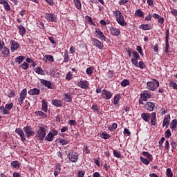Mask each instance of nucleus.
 <instances>
[{
    "mask_svg": "<svg viewBox=\"0 0 177 177\" xmlns=\"http://www.w3.org/2000/svg\"><path fill=\"white\" fill-rule=\"evenodd\" d=\"M92 44L96 46V48H99V49H103V44L99 41L97 39L93 38Z\"/></svg>",
    "mask_w": 177,
    "mask_h": 177,
    "instance_id": "4468645a",
    "label": "nucleus"
},
{
    "mask_svg": "<svg viewBox=\"0 0 177 177\" xmlns=\"http://www.w3.org/2000/svg\"><path fill=\"white\" fill-rule=\"evenodd\" d=\"M171 146L172 149H176V147H177L176 142H172L171 143Z\"/></svg>",
    "mask_w": 177,
    "mask_h": 177,
    "instance_id": "774afa93",
    "label": "nucleus"
},
{
    "mask_svg": "<svg viewBox=\"0 0 177 177\" xmlns=\"http://www.w3.org/2000/svg\"><path fill=\"white\" fill-rule=\"evenodd\" d=\"M169 85L171 88H173L174 89H177V84L175 83L174 81H170Z\"/></svg>",
    "mask_w": 177,
    "mask_h": 177,
    "instance_id": "a19ab883",
    "label": "nucleus"
},
{
    "mask_svg": "<svg viewBox=\"0 0 177 177\" xmlns=\"http://www.w3.org/2000/svg\"><path fill=\"white\" fill-rule=\"evenodd\" d=\"M24 132H25L27 138H31L35 135V132L32 131V129L30 126H26L23 129Z\"/></svg>",
    "mask_w": 177,
    "mask_h": 177,
    "instance_id": "39448f33",
    "label": "nucleus"
},
{
    "mask_svg": "<svg viewBox=\"0 0 177 177\" xmlns=\"http://www.w3.org/2000/svg\"><path fill=\"white\" fill-rule=\"evenodd\" d=\"M109 31L112 35H114L115 37H118L121 34V31H120V29L115 28L114 27H111L109 29Z\"/></svg>",
    "mask_w": 177,
    "mask_h": 177,
    "instance_id": "dca6fc26",
    "label": "nucleus"
},
{
    "mask_svg": "<svg viewBox=\"0 0 177 177\" xmlns=\"http://www.w3.org/2000/svg\"><path fill=\"white\" fill-rule=\"evenodd\" d=\"M21 67L23 70H27V68H28V64H27V62H24L21 65Z\"/></svg>",
    "mask_w": 177,
    "mask_h": 177,
    "instance_id": "3c124183",
    "label": "nucleus"
},
{
    "mask_svg": "<svg viewBox=\"0 0 177 177\" xmlns=\"http://www.w3.org/2000/svg\"><path fill=\"white\" fill-rule=\"evenodd\" d=\"M73 79V75L70 73H68L67 75H66V80H68L70 81V80Z\"/></svg>",
    "mask_w": 177,
    "mask_h": 177,
    "instance_id": "bf43d9fd",
    "label": "nucleus"
},
{
    "mask_svg": "<svg viewBox=\"0 0 177 177\" xmlns=\"http://www.w3.org/2000/svg\"><path fill=\"white\" fill-rule=\"evenodd\" d=\"M18 30L20 35H21L22 37L24 35H26V28H24V26H23V25H19L18 26Z\"/></svg>",
    "mask_w": 177,
    "mask_h": 177,
    "instance_id": "b1692460",
    "label": "nucleus"
},
{
    "mask_svg": "<svg viewBox=\"0 0 177 177\" xmlns=\"http://www.w3.org/2000/svg\"><path fill=\"white\" fill-rule=\"evenodd\" d=\"M46 19L48 21H56V16H55L54 14H46Z\"/></svg>",
    "mask_w": 177,
    "mask_h": 177,
    "instance_id": "a211bd4d",
    "label": "nucleus"
},
{
    "mask_svg": "<svg viewBox=\"0 0 177 177\" xmlns=\"http://www.w3.org/2000/svg\"><path fill=\"white\" fill-rule=\"evenodd\" d=\"M40 82H41V84L44 85V86H46V88H48V89H53L52 82H50V81H48V80H44V79H41Z\"/></svg>",
    "mask_w": 177,
    "mask_h": 177,
    "instance_id": "f3484780",
    "label": "nucleus"
},
{
    "mask_svg": "<svg viewBox=\"0 0 177 177\" xmlns=\"http://www.w3.org/2000/svg\"><path fill=\"white\" fill-rule=\"evenodd\" d=\"M140 97L144 102H147L151 97V94L149 93L148 91H144L143 93L140 94Z\"/></svg>",
    "mask_w": 177,
    "mask_h": 177,
    "instance_id": "f8f14e48",
    "label": "nucleus"
},
{
    "mask_svg": "<svg viewBox=\"0 0 177 177\" xmlns=\"http://www.w3.org/2000/svg\"><path fill=\"white\" fill-rule=\"evenodd\" d=\"M52 104L56 107H60L62 106V102L57 100H53Z\"/></svg>",
    "mask_w": 177,
    "mask_h": 177,
    "instance_id": "7c9ffc66",
    "label": "nucleus"
},
{
    "mask_svg": "<svg viewBox=\"0 0 177 177\" xmlns=\"http://www.w3.org/2000/svg\"><path fill=\"white\" fill-rule=\"evenodd\" d=\"M124 135H127V136H131V131L128 129H124Z\"/></svg>",
    "mask_w": 177,
    "mask_h": 177,
    "instance_id": "052dcab7",
    "label": "nucleus"
},
{
    "mask_svg": "<svg viewBox=\"0 0 177 177\" xmlns=\"http://www.w3.org/2000/svg\"><path fill=\"white\" fill-rule=\"evenodd\" d=\"M133 57L131 58V62L133 63V64H134V66H138V59H139V57H140V56L139 55V53H138V52H133Z\"/></svg>",
    "mask_w": 177,
    "mask_h": 177,
    "instance_id": "9d476101",
    "label": "nucleus"
},
{
    "mask_svg": "<svg viewBox=\"0 0 177 177\" xmlns=\"http://www.w3.org/2000/svg\"><path fill=\"white\" fill-rule=\"evenodd\" d=\"M70 52L71 53H75V47L74 46H71L70 48Z\"/></svg>",
    "mask_w": 177,
    "mask_h": 177,
    "instance_id": "69168bd1",
    "label": "nucleus"
},
{
    "mask_svg": "<svg viewBox=\"0 0 177 177\" xmlns=\"http://www.w3.org/2000/svg\"><path fill=\"white\" fill-rule=\"evenodd\" d=\"M136 67H139L140 68H145L146 67V65H145V63H143V61H140L138 63V66H136Z\"/></svg>",
    "mask_w": 177,
    "mask_h": 177,
    "instance_id": "37998d69",
    "label": "nucleus"
},
{
    "mask_svg": "<svg viewBox=\"0 0 177 177\" xmlns=\"http://www.w3.org/2000/svg\"><path fill=\"white\" fill-rule=\"evenodd\" d=\"M154 107H156V105L154 104V103L151 102H147L145 104V108L146 109V110H147L148 111H153V110H154Z\"/></svg>",
    "mask_w": 177,
    "mask_h": 177,
    "instance_id": "2eb2a0df",
    "label": "nucleus"
},
{
    "mask_svg": "<svg viewBox=\"0 0 177 177\" xmlns=\"http://www.w3.org/2000/svg\"><path fill=\"white\" fill-rule=\"evenodd\" d=\"M128 1H129V0H120L119 5H120V6L125 5V3H127V2H128Z\"/></svg>",
    "mask_w": 177,
    "mask_h": 177,
    "instance_id": "e2e57ef3",
    "label": "nucleus"
},
{
    "mask_svg": "<svg viewBox=\"0 0 177 177\" xmlns=\"http://www.w3.org/2000/svg\"><path fill=\"white\" fill-rule=\"evenodd\" d=\"M23 60H24V57L21 55L15 58V62L18 63V64H21V63H23Z\"/></svg>",
    "mask_w": 177,
    "mask_h": 177,
    "instance_id": "c9c22d12",
    "label": "nucleus"
},
{
    "mask_svg": "<svg viewBox=\"0 0 177 177\" xmlns=\"http://www.w3.org/2000/svg\"><path fill=\"white\" fill-rule=\"evenodd\" d=\"M93 71V68L89 67V68H87L86 73L88 75H92Z\"/></svg>",
    "mask_w": 177,
    "mask_h": 177,
    "instance_id": "a18cd8bd",
    "label": "nucleus"
},
{
    "mask_svg": "<svg viewBox=\"0 0 177 177\" xmlns=\"http://www.w3.org/2000/svg\"><path fill=\"white\" fill-rule=\"evenodd\" d=\"M136 50H138V52H139V53H140V55H141V56H143V51L142 50V47L140 46H137Z\"/></svg>",
    "mask_w": 177,
    "mask_h": 177,
    "instance_id": "4d7b16f0",
    "label": "nucleus"
},
{
    "mask_svg": "<svg viewBox=\"0 0 177 177\" xmlns=\"http://www.w3.org/2000/svg\"><path fill=\"white\" fill-rule=\"evenodd\" d=\"M95 32L96 34H97V35H99L102 41H106V36H104V35L103 34V32L100 31V29L95 28Z\"/></svg>",
    "mask_w": 177,
    "mask_h": 177,
    "instance_id": "4be33fe9",
    "label": "nucleus"
},
{
    "mask_svg": "<svg viewBox=\"0 0 177 177\" xmlns=\"http://www.w3.org/2000/svg\"><path fill=\"white\" fill-rule=\"evenodd\" d=\"M113 16L115 17L116 21L118 24H120V26H122V27H125V26H127V22H125V20L124 19V16H122V13H121V11H114Z\"/></svg>",
    "mask_w": 177,
    "mask_h": 177,
    "instance_id": "f257e3e1",
    "label": "nucleus"
},
{
    "mask_svg": "<svg viewBox=\"0 0 177 177\" xmlns=\"http://www.w3.org/2000/svg\"><path fill=\"white\" fill-rule=\"evenodd\" d=\"M64 100L68 103H71V102H73V98L71 97V95H68L67 93L64 94Z\"/></svg>",
    "mask_w": 177,
    "mask_h": 177,
    "instance_id": "c85d7f7f",
    "label": "nucleus"
},
{
    "mask_svg": "<svg viewBox=\"0 0 177 177\" xmlns=\"http://www.w3.org/2000/svg\"><path fill=\"white\" fill-rule=\"evenodd\" d=\"M101 96L102 99H104L105 100H110V99L113 97V93L106 89H104L102 91Z\"/></svg>",
    "mask_w": 177,
    "mask_h": 177,
    "instance_id": "423d86ee",
    "label": "nucleus"
},
{
    "mask_svg": "<svg viewBox=\"0 0 177 177\" xmlns=\"http://www.w3.org/2000/svg\"><path fill=\"white\" fill-rule=\"evenodd\" d=\"M26 97H27V88H24L20 93V97L18 98L19 104H23Z\"/></svg>",
    "mask_w": 177,
    "mask_h": 177,
    "instance_id": "6e6552de",
    "label": "nucleus"
},
{
    "mask_svg": "<svg viewBox=\"0 0 177 177\" xmlns=\"http://www.w3.org/2000/svg\"><path fill=\"white\" fill-rule=\"evenodd\" d=\"M151 125H153V127L156 126V121H157V115H156V113L153 112L151 113Z\"/></svg>",
    "mask_w": 177,
    "mask_h": 177,
    "instance_id": "6ab92c4d",
    "label": "nucleus"
},
{
    "mask_svg": "<svg viewBox=\"0 0 177 177\" xmlns=\"http://www.w3.org/2000/svg\"><path fill=\"white\" fill-rule=\"evenodd\" d=\"M140 28H141V30H151L153 26H151L150 24H142L140 26Z\"/></svg>",
    "mask_w": 177,
    "mask_h": 177,
    "instance_id": "bb28decb",
    "label": "nucleus"
},
{
    "mask_svg": "<svg viewBox=\"0 0 177 177\" xmlns=\"http://www.w3.org/2000/svg\"><path fill=\"white\" fill-rule=\"evenodd\" d=\"M170 13L173 15V16H177V10H171Z\"/></svg>",
    "mask_w": 177,
    "mask_h": 177,
    "instance_id": "338daca9",
    "label": "nucleus"
},
{
    "mask_svg": "<svg viewBox=\"0 0 177 177\" xmlns=\"http://www.w3.org/2000/svg\"><path fill=\"white\" fill-rule=\"evenodd\" d=\"M165 39H166L165 53H168V52L169 50V41L168 40V39H169V30H167V31H166Z\"/></svg>",
    "mask_w": 177,
    "mask_h": 177,
    "instance_id": "1a4fd4ad",
    "label": "nucleus"
},
{
    "mask_svg": "<svg viewBox=\"0 0 177 177\" xmlns=\"http://www.w3.org/2000/svg\"><path fill=\"white\" fill-rule=\"evenodd\" d=\"M48 131V127L41 125L37 131V138L39 140H44L45 136H46V131Z\"/></svg>",
    "mask_w": 177,
    "mask_h": 177,
    "instance_id": "f03ea898",
    "label": "nucleus"
},
{
    "mask_svg": "<svg viewBox=\"0 0 177 177\" xmlns=\"http://www.w3.org/2000/svg\"><path fill=\"white\" fill-rule=\"evenodd\" d=\"M12 108H13V104L12 103L6 104V109H7V110L10 111L12 110Z\"/></svg>",
    "mask_w": 177,
    "mask_h": 177,
    "instance_id": "5fc2aeb1",
    "label": "nucleus"
},
{
    "mask_svg": "<svg viewBox=\"0 0 177 177\" xmlns=\"http://www.w3.org/2000/svg\"><path fill=\"white\" fill-rule=\"evenodd\" d=\"M35 113L36 114L37 117H40L41 118H46L47 117L46 113L41 111H36Z\"/></svg>",
    "mask_w": 177,
    "mask_h": 177,
    "instance_id": "cd10ccee",
    "label": "nucleus"
},
{
    "mask_svg": "<svg viewBox=\"0 0 177 177\" xmlns=\"http://www.w3.org/2000/svg\"><path fill=\"white\" fill-rule=\"evenodd\" d=\"M11 165L12 168H20V163L17 160L12 161Z\"/></svg>",
    "mask_w": 177,
    "mask_h": 177,
    "instance_id": "f704fd0d",
    "label": "nucleus"
},
{
    "mask_svg": "<svg viewBox=\"0 0 177 177\" xmlns=\"http://www.w3.org/2000/svg\"><path fill=\"white\" fill-rule=\"evenodd\" d=\"M167 177H172V176H174V174L172 173V171H171L170 168H168L167 169Z\"/></svg>",
    "mask_w": 177,
    "mask_h": 177,
    "instance_id": "49530a36",
    "label": "nucleus"
},
{
    "mask_svg": "<svg viewBox=\"0 0 177 177\" xmlns=\"http://www.w3.org/2000/svg\"><path fill=\"white\" fill-rule=\"evenodd\" d=\"M147 89L149 91H156L157 89L158 86H160V82L157 81V80L153 79L151 82H148L147 83Z\"/></svg>",
    "mask_w": 177,
    "mask_h": 177,
    "instance_id": "7ed1b4c3",
    "label": "nucleus"
},
{
    "mask_svg": "<svg viewBox=\"0 0 177 177\" xmlns=\"http://www.w3.org/2000/svg\"><path fill=\"white\" fill-rule=\"evenodd\" d=\"M77 85H78V86H80L82 89H88V82L80 81V82H78Z\"/></svg>",
    "mask_w": 177,
    "mask_h": 177,
    "instance_id": "5701e85b",
    "label": "nucleus"
},
{
    "mask_svg": "<svg viewBox=\"0 0 177 177\" xmlns=\"http://www.w3.org/2000/svg\"><path fill=\"white\" fill-rule=\"evenodd\" d=\"M67 157L71 162H77L78 161V153L71 151L68 153Z\"/></svg>",
    "mask_w": 177,
    "mask_h": 177,
    "instance_id": "20e7f679",
    "label": "nucleus"
},
{
    "mask_svg": "<svg viewBox=\"0 0 177 177\" xmlns=\"http://www.w3.org/2000/svg\"><path fill=\"white\" fill-rule=\"evenodd\" d=\"M120 99H121V97L119 95H115L113 98V104H118Z\"/></svg>",
    "mask_w": 177,
    "mask_h": 177,
    "instance_id": "4c0bfd02",
    "label": "nucleus"
},
{
    "mask_svg": "<svg viewBox=\"0 0 177 177\" xmlns=\"http://www.w3.org/2000/svg\"><path fill=\"white\" fill-rule=\"evenodd\" d=\"M3 8H4V9H6V10H8V12H9V10H10V6H9V3H8V1H6L5 3H3Z\"/></svg>",
    "mask_w": 177,
    "mask_h": 177,
    "instance_id": "c03bdc74",
    "label": "nucleus"
},
{
    "mask_svg": "<svg viewBox=\"0 0 177 177\" xmlns=\"http://www.w3.org/2000/svg\"><path fill=\"white\" fill-rule=\"evenodd\" d=\"M9 48L8 47L4 46L2 51H1V55L3 57H9Z\"/></svg>",
    "mask_w": 177,
    "mask_h": 177,
    "instance_id": "412c9836",
    "label": "nucleus"
},
{
    "mask_svg": "<svg viewBox=\"0 0 177 177\" xmlns=\"http://www.w3.org/2000/svg\"><path fill=\"white\" fill-rule=\"evenodd\" d=\"M135 16H137V17H143V12L140 9L137 10L135 12Z\"/></svg>",
    "mask_w": 177,
    "mask_h": 177,
    "instance_id": "e433bc0d",
    "label": "nucleus"
},
{
    "mask_svg": "<svg viewBox=\"0 0 177 177\" xmlns=\"http://www.w3.org/2000/svg\"><path fill=\"white\" fill-rule=\"evenodd\" d=\"M10 44H11V52H15V50H17V49L20 48V44H19V43H17V41L15 40H11Z\"/></svg>",
    "mask_w": 177,
    "mask_h": 177,
    "instance_id": "ddd939ff",
    "label": "nucleus"
},
{
    "mask_svg": "<svg viewBox=\"0 0 177 177\" xmlns=\"http://www.w3.org/2000/svg\"><path fill=\"white\" fill-rule=\"evenodd\" d=\"M113 153L114 156L116 157L117 158H121V153L120 152V151L114 149L113 151Z\"/></svg>",
    "mask_w": 177,
    "mask_h": 177,
    "instance_id": "58836bf2",
    "label": "nucleus"
},
{
    "mask_svg": "<svg viewBox=\"0 0 177 177\" xmlns=\"http://www.w3.org/2000/svg\"><path fill=\"white\" fill-rule=\"evenodd\" d=\"M165 150H167V151L169 150V142H168V140L165 141Z\"/></svg>",
    "mask_w": 177,
    "mask_h": 177,
    "instance_id": "13d9d810",
    "label": "nucleus"
},
{
    "mask_svg": "<svg viewBox=\"0 0 177 177\" xmlns=\"http://www.w3.org/2000/svg\"><path fill=\"white\" fill-rule=\"evenodd\" d=\"M150 115L151 114L149 113H142L141 114V117L145 122H149V121H150Z\"/></svg>",
    "mask_w": 177,
    "mask_h": 177,
    "instance_id": "aec40b11",
    "label": "nucleus"
},
{
    "mask_svg": "<svg viewBox=\"0 0 177 177\" xmlns=\"http://www.w3.org/2000/svg\"><path fill=\"white\" fill-rule=\"evenodd\" d=\"M68 52L66 51L64 53V63H67L68 62Z\"/></svg>",
    "mask_w": 177,
    "mask_h": 177,
    "instance_id": "ea45409f",
    "label": "nucleus"
},
{
    "mask_svg": "<svg viewBox=\"0 0 177 177\" xmlns=\"http://www.w3.org/2000/svg\"><path fill=\"white\" fill-rule=\"evenodd\" d=\"M176 125H177V120L174 119L170 123V128L171 129H175V128H176Z\"/></svg>",
    "mask_w": 177,
    "mask_h": 177,
    "instance_id": "72a5a7b5",
    "label": "nucleus"
},
{
    "mask_svg": "<svg viewBox=\"0 0 177 177\" xmlns=\"http://www.w3.org/2000/svg\"><path fill=\"white\" fill-rule=\"evenodd\" d=\"M41 110L45 111V113L48 111V103L44 100H42Z\"/></svg>",
    "mask_w": 177,
    "mask_h": 177,
    "instance_id": "c756f323",
    "label": "nucleus"
},
{
    "mask_svg": "<svg viewBox=\"0 0 177 177\" xmlns=\"http://www.w3.org/2000/svg\"><path fill=\"white\" fill-rule=\"evenodd\" d=\"M142 154L143 156H145V157H147V158H148L149 161H153V156L150 154L149 152L144 151Z\"/></svg>",
    "mask_w": 177,
    "mask_h": 177,
    "instance_id": "473e14b6",
    "label": "nucleus"
},
{
    "mask_svg": "<svg viewBox=\"0 0 177 177\" xmlns=\"http://www.w3.org/2000/svg\"><path fill=\"white\" fill-rule=\"evenodd\" d=\"M86 19H87L88 22L90 23V24H93V21H92V18L89 16H86Z\"/></svg>",
    "mask_w": 177,
    "mask_h": 177,
    "instance_id": "680f3d73",
    "label": "nucleus"
},
{
    "mask_svg": "<svg viewBox=\"0 0 177 177\" xmlns=\"http://www.w3.org/2000/svg\"><path fill=\"white\" fill-rule=\"evenodd\" d=\"M172 135V133H171V130L167 129L165 131V138H167V139H169V137Z\"/></svg>",
    "mask_w": 177,
    "mask_h": 177,
    "instance_id": "09e8293b",
    "label": "nucleus"
},
{
    "mask_svg": "<svg viewBox=\"0 0 177 177\" xmlns=\"http://www.w3.org/2000/svg\"><path fill=\"white\" fill-rule=\"evenodd\" d=\"M15 132H16V133L19 135V136L23 142H26V134H24V131H23V130L21 129H20V128L16 129Z\"/></svg>",
    "mask_w": 177,
    "mask_h": 177,
    "instance_id": "9b49d317",
    "label": "nucleus"
},
{
    "mask_svg": "<svg viewBox=\"0 0 177 177\" xmlns=\"http://www.w3.org/2000/svg\"><path fill=\"white\" fill-rule=\"evenodd\" d=\"M45 57H46L47 60H48V62H50V63H53V62H54L53 56L52 55H46Z\"/></svg>",
    "mask_w": 177,
    "mask_h": 177,
    "instance_id": "864d4df0",
    "label": "nucleus"
},
{
    "mask_svg": "<svg viewBox=\"0 0 177 177\" xmlns=\"http://www.w3.org/2000/svg\"><path fill=\"white\" fill-rule=\"evenodd\" d=\"M75 8L77 9H81L82 8L81 2L79 1V0H75Z\"/></svg>",
    "mask_w": 177,
    "mask_h": 177,
    "instance_id": "79ce46f5",
    "label": "nucleus"
},
{
    "mask_svg": "<svg viewBox=\"0 0 177 177\" xmlns=\"http://www.w3.org/2000/svg\"><path fill=\"white\" fill-rule=\"evenodd\" d=\"M101 137L102 139H109L110 138V135L106 133H102L101 135Z\"/></svg>",
    "mask_w": 177,
    "mask_h": 177,
    "instance_id": "603ef678",
    "label": "nucleus"
},
{
    "mask_svg": "<svg viewBox=\"0 0 177 177\" xmlns=\"http://www.w3.org/2000/svg\"><path fill=\"white\" fill-rule=\"evenodd\" d=\"M59 142L62 145V146H66V145H68V142L67 140L59 139Z\"/></svg>",
    "mask_w": 177,
    "mask_h": 177,
    "instance_id": "de8ad7c7",
    "label": "nucleus"
},
{
    "mask_svg": "<svg viewBox=\"0 0 177 177\" xmlns=\"http://www.w3.org/2000/svg\"><path fill=\"white\" fill-rule=\"evenodd\" d=\"M28 95H39V90L38 88H33V89H30L28 92Z\"/></svg>",
    "mask_w": 177,
    "mask_h": 177,
    "instance_id": "a878e982",
    "label": "nucleus"
},
{
    "mask_svg": "<svg viewBox=\"0 0 177 177\" xmlns=\"http://www.w3.org/2000/svg\"><path fill=\"white\" fill-rule=\"evenodd\" d=\"M168 124H169V121L168 120V118H165L163 120L162 127H165V126L168 125Z\"/></svg>",
    "mask_w": 177,
    "mask_h": 177,
    "instance_id": "6e6d98bb",
    "label": "nucleus"
},
{
    "mask_svg": "<svg viewBox=\"0 0 177 177\" xmlns=\"http://www.w3.org/2000/svg\"><path fill=\"white\" fill-rule=\"evenodd\" d=\"M140 160L141 161V162H142V164H145V165H149V164H150V160H147L146 158H144L142 156L140 157Z\"/></svg>",
    "mask_w": 177,
    "mask_h": 177,
    "instance_id": "2f4dec72",
    "label": "nucleus"
},
{
    "mask_svg": "<svg viewBox=\"0 0 177 177\" xmlns=\"http://www.w3.org/2000/svg\"><path fill=\"white\" fill-rule=\"evenodd\" d=\"M69 125H77V122L75 120H71L68 121Z\"/></svg>",
    "mask_w": 177,
    "mask_h": 177,
    "instance_id": "0e129e2a",
    "label": "nucleus"
},
{
    "mask_svg": "<svg viewBox=\"0 0 177 177\" xmlns=\"http://www.w3.org/2000/svg\"><path fill=\"white\" fill-rule=\"evenodd\" d=\"M56 135H57V131L53 130L46 136L45 140H47V142H52L53 141V139H55Z\"/></svg>",
    "mask_w": 177,
    "mask_h": 177,
    "instance_id": "0eeeda50",
    "label": "nucleus"
},
{
    "mask_svg": "<svg viewBox=\"0 0 177 177\" xmlns=\"http://www.w3.org/2000/svg\"><path fill=\"white\" fill-rule=\"evenodd\" d=\"M122 86H127V85H129V82L127 80H123L121 82Z\"/></svg>",
    "mask_w": 177,
    "mask_h": 177,
    "instance_id": "8fccbe9b",
    "label": "nucleus"
},
{
    "mask_svg": "<svg viewBox=\"0 0 177 177\" xmlns=\"http://www.w3.org/2000/svg\"><path fill=\"white\" fill-rule=\"evenodd\" d=\"M34 71L40 75H45V71H44L39 66L35 68Z\"/></svg>",
    "mask_w": 177,
    "mask_h": 177,
    "instance_id": "393cba45",
    "label": "nucleus"
}]
</instances>
